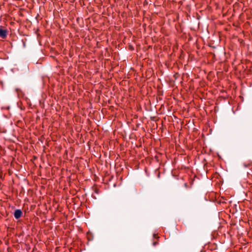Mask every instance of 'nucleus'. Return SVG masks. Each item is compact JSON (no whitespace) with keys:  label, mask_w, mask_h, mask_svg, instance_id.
Instances as JSON below:
<instances>
[{"label":"nucleus","mask_w":252,"mask_h":252,"mask_svg":"<svg viewBox=\"0 0 252 252\" xmlns=\"http://www.w3.org/2000/svg\"><path fill=\"white\" fill-rule=\"evenodd\" d=\"M158 243L157 242H153V245L154 246H156V245H157V244H158Z\"/></svg>","instance_id":"obj_3"},{"label":"nucleus","mask_w":252,"mask_h":252,"mask_svg":"<svg viewBox=\"0 0 252 252\" xmlns=\"http://www.w3.org/2000/svg\"><path fill=\"white\" fill-rule=\"evenodd\" d=\"M7 31L5 29L2 28V27H0V37L3 39H4L7 36Z\"/></svg>","instance_id":"obj_1"},{"label":"nucleus","mask_w":252,"mask_h":252,"mask_svg":"<svg viewBox=\"0 0 252 252\" xmlns=\"http://www.w3.org/2000/svg\"><path fill=\"white\" fill-rule=\"evenodd\" d=\"M22 214L23 213L21 210L17 209L14 212V216L16 219H18L22 216Z\"/></svg>","instance_id":"obj_2"}]
</instances>
